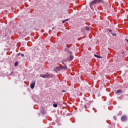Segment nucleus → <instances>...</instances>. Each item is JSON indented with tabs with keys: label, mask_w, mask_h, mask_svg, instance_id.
I'll use <instances>...</instances> for the list:
<instances>
[{
	"label": "nucleus",
	"mask_w": 128,
	"mask_h": 128,
	"mask_svg": "<svg viewBox=\"0 0 128 128\" xmlns=\"http://www.w3.org/2000/svg\"><path fill=\"white\" fill-rule=\"evenodd\" d=\"M120 120L122 122H126L128 120V116L126 115H123L121 116Z\"/></svg>",
	"instance_id": "nucleus-3"
},
{
	"label": "nucleus",
	"mask_w": 128,
	"mask_h": 128,
	"mask_svg": "<svg viewBox=\"0 0 128 128\" xmlns=\"http://www.w3.org/2000/svg\"><path fill=\"white\" fill-rule=\"evenodd\" d=\"M54 108H58V104H53Z\"/></svg>",
	"instance_id": "nucleus-14"
},
{
	"label": "nucleus",
	"mask_w": 128,
	"mask_h": 128,
	"mask_svg": "<svg viewBox=\"0 0 128 128\" xmlns=\"http://www.w3.org/2000/svg\"><path fill=\"white\" fill-rule=\"evenodd\" d=\"M17 56H20V53H18L17 54Z\"/></svg>",
	"instance_id": "nucleus-22"
},
{
	"label": "nucleus",
	"mask_w": 128,
	"mask_h": 128,
	"mask_svg": "<svg viewBox=\"0 0 128 128\" xmlns=\"http://www.w3.org/2000/svg\"><path fill=\"white\" fill-rule=\"evenodd\" d=\"M64 66H57L56 68V70H64Z\"/></svg>",
	"instance_id": "nucleus-7"
},
{
	"label": "nucleus",
	"mask_w": 128,
	"mask_h": 128,
	"mask_svg": "<svg viewBox=\"0 0 128 128\" xmlns=\"http://www.w3.org/2000/svg\"><path fill=\"white\" fill-rule=\"evenodd\" d=\"M85 108H90V104H86L84 106Z\"/></svg>",
	"instance_id": "nucleus-8"
},
{
	"label": "nucleus",
	"mask_w": 128,
	"mask_h": 128,
	"mask_svg": "<svg viewBox=\"0 0 128 128\" xmlns=\"http://www.w3.org/2000/svg\"><path fill=\"white\" fill-rule=\"evenodd\" d=\"M40 112H41V114H44V112H45L44 110L42 109L40 110Z\"/></svg>",
	"instance_id": "nucleus-12"
},
{
	"label": "nucleus",
	"mask_w": 128,
	"mask_h": 128,
	"mask_svg": "<svg viewBox=\"0 0 128 128\" xmlns=\"http://www.w3.org/2000/svg\"><path fill=\"white\" fill-rule=\"evenodd\" d=\"M62 92H66V91L64 90H62Z\"/></svg>",
	"instance_id": "nucleus-21"
},
{
	"label": "nucleus",
	"mask_w": 128,
	"mask_h": 128,
	"mask_svg": "<svg viewBox=\"0 0 128 128\" xmlns=\"http://www.w3.org/2000/svg\"><path fill=\"white\" fill-rule=\"evenodd\" d=\"M85 30L88 31V30H90V28H88V27H86V28H85Z\"/></svg>",
	"instance_id": "nucleus-16"
},
{
	"label": "nucleus",
	"mask_w": 128,
	"mask_h": 128,
	"mask_svg": "<svg viewBox=\"0 0 128 128\" xmlns=\"http://www.w3.org/2000/svg\"><path fill=\"white\" fill-rule=\"evenodd\" d=\"M42 32H44V30H42Z\"/></svg>",
	"instance_id": "nucleus-24"
},
{
	"label": "nucleus",
	"mask_w": 128,
	"mask_h": 128,
	"mask_svg": "<svg viewBox=\"0 0 128 128\" xmlns=\"http://www.w3.org/2000/svg\"><path fill=\"white\" fill-rule=\"evenodd\" d=\"M94 56H95V58H102V56H99L97 54H94Z\"/></svg>",
	"instance_id": "nucleus-9"
},
{
	"label": "nucleus",
	"mask_w": 128,
	"mask_h": 128,
	"mask_svg": "<svg viewBox=\"0 0 128 128\" xmlns=\"http://www.w3.org/2000/svg\"><path fill=\"white\" fill-rule=\"evenodd\" d=\"M102 2V0H94L92 2H90V8L92 10L94 8V4H98V2Z\"/></svg>",
	"instance_id": "nucleus-2"
},
{
	"label": "nucleus",
	"mask_w": 128,
	"mask_h": 128,
	"mask_svg": "<svg viewBox=\"0 0 128 128\" xmlns=\"http://www.w3.org/2000/svg\"><path fill=\"white\" fill-rule=\"evenodd\" d=\"M68 62V58L64 60H63L62 62V64H64V70H68V68L66 67V64H64V62Z\"/></svg>",
	"instance_id": "nucleus-4"
},
{
	"label": "nucleus",
	"mask_w": 128,
	"mask_h": 128,
	"mask_svg": "<svg viewBox=\"0 0 128 128\" xmlns=\"http://www.w3.org/2000/svg\"><path fill=\"white\" fill-rule=\"evenodd\" d=\"M40 76L43 78H54V75L52 74L46 73L45 74H40Z\"/></svg>",
	"instance_id": "nucleus-1"
},
{
	"label": "nucleus",
	"mask_w": 128,
	"mask_h": 128,
	"mask_svg": "<svg viewBox=\"0 0 128 128\" xmlns=\"http://www.w3.org/2000/svg\"><path fill=\"white\" fill-rule=\"evenodd\" d=\"M21 56H24V54H21Z\"/></svg>",
	"instance_id": "nucleus-20"
},
{
	"label": "nucleus",
	"mask_w": 128,
	"mask_h": 128,
	"mask_svg": "<svg viewBox=\"0 0 128 128\" xmlns=\"http://www.w3.org/2000/svg\"><path fill=\"white\" fill-rule=\"evenodd\" d=\"M112 35L113 36H116V33H112Z\"/></svg>",
	"instance_id": "nucleus-17"
},
{
	"label": "nucleus",
	"mask_w": 128,
	"mask_h": 128,
	"mask_svg": "<svg viewBox=\"0 0 128 128\" xmlns=\"http://www.w3.org/2000/svg\"><path fill=\"white\" fill-rule=\"evenodd\" d=\"M78 40H80V38H78Z\"/></svg>",
	"instance_id": "nucleus-27"
},
{
	"label": "nucleus",
	"mask_w": 128,
	"mask_h": 128,
	"mask_svg": "<svg viewBox=\"0 0 128 128\" xmlns=\"http://www.w3.org/2000/svg\"><path fill=\"white\" fill-rule=\"evenodd\" d=\"M108 30H109V32H112V30H110V29H108Z\"/></svg>",
	"instance_id": "nucleus-18"
},
{
	"label": "nucleus",
	"mask_w": 128,
	"mask_h": 128,
	"mask_svg": "<svg viewBox=\"0 0 128 128\" xmlns=\"http://www.w3.org/2000/svg\"><path fill=\"white\" fill-rule=\"evenodd\" d=\"M54 28H52V30H54Z\"/></svg>",
	"instance_id": "nucleus-26"
},
{
	"label": "nucleus",
	"mask_w": 128,
	"mask_h": 128,
	"mask_svg": "<svg viewBox=\"0 0 128 128\" xmlns=\"http://www.w3.org/2000/svg\"><path fill=\"white\" fill-rule=\"evenodd\" d=\"M34 86H36V82H32L30 85V88H32V90H33V88H34Z\"/></svg>",
	"instance_id": "nucleus-6"
},
{
	"label": "nucleus",
	"mask_w": 128,
	"mask_h": 128,
	"mask_svg": "<svg viewBox=\"0 0 128 128\" xmlns=\"http://www.w3.org/2000/svg\"><path fill=\"white\" fill-rule=\"evenodd\" d=\"M18 62H16L14 63V66H18Z\"/></svg>",
	"instance_id": "nucleus-13"
},
{
	"label": "nucleus",
	"mask_w": 128,
	"mask_h": 128,
	"mask_svg": "<svg viewBox=\"0 0 128 128\" xmlns=\"http://www.w3.org/2000/svg\"><path fill=\"white\" fill-rule=\"evenodd\" d=\"M66 48H70V46H68V45H66Z\"/></svg>",
	"instance_id": "nucleus-19"
},
{
	"label": "nucleus",
	"mask_w": 128,
	"mask_h": 128,
	"mask_svg": "<svg viewBox=\"0 0 128 128\" xmlns=\"http://www.w3.org/2000/svg\"><path fill=\"white\" fill-rule=\"evenodd\" d=\"M65 50L66 52H68V54H70V52H72L70 51V50L68 48H65Z\"/></svg>",
	"instance_id": "nucleus-11"
},
{
	"label": "nucleus",
	"mask_w": 128,
	"mask_h": 128,
	"mask_svg": "<svg viewBox=\"0 0 128 128\" xmlns=\"http://www.w3.org/2000/svg\"><path fill=\"white\" fill-rule=\"evenodd\" d=\"M12 74H14V72H11L10 74L12 75Z\"/></svg>",
	"instance_id": "nucleus-23"
},
{
	"label": "nucleus",
	"mask_w": 128,
	"mask_h": 128,
	"mask_svg": "<svg viewBox=\"0 0 128 128\" xmlns=\"http://www.w3.org/2000/svg\"><path fill=\"white\" fill-rule=\"evenodd\" d=\"M122 54H124V52H122Z\"/></svg>",
	"instance_id": "nucleus-25"
},
{
	"label": "nucleus",
	"mask_w": 128,
	"mask_h": 128,
	"mask_svg": "<svg viewBox=\"0 0 128 128\" xmlns=\"http://www.w3.org/2000/svg\"><path fill=\"white\" fill-rule=\"evenodd\" d=\"M68 20H70V18L63 20L62 22L63 24H64V22H68Z\"/></svg>",
	"instance_id": "nucleus-10"
},
{
	"label": "nucleus",
	"mask_w": 128,
	"mask_h": 128,
	"mask_svg": "<svg viewBox=\"0 0 128 128\" xmlns=\"http://www.w3.org/2000/svg\"><path fill=\"white\" fill-rule=\"evenodd\" d=\"M70 54V58H68L67 60H74V56L72 54V52H70V54Z\"/></svg>",
	"instance_id": "nucleus-5"
},
{
	"label": "nucleus",
	"mask_w": 128,
	"mask_h": 128,
	"mask_svg": "<svg viewBox=\"0 0 128 128\" xmlns=\"http://www.w3.org/2000/svg\"><path fill=\"white\" fill-rule=\"evenodd\" d=\"M120 92H122V90H118L116 91V94H120Z\"/></svg>",
	"instance_id": "nucleus-15"
}]
</instances>
